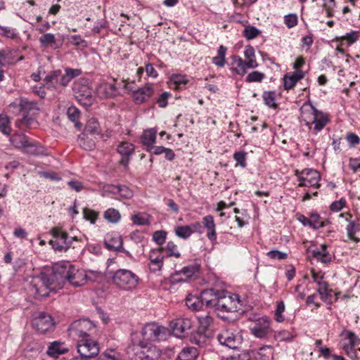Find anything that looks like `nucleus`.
I'll return each mask as SVG.
<instances>
[{"label":"nucleus","instance_id":"obj_1","mask_svg":"<svg viewBox=\"0 0 360 360\" xmlns=\"http://www.w3.org/2000/svg\"><path fill=\"white\" fill-rule=\"evenodd\" d=\"M85 270L76 268L67 262L57 264L53 266L51 275L41 274L33 278L29 283L27 290L36 299L48 297L50 291L63 288L66 282L74 287L84 286L87 282Z\"/></svg>","mask_w":360,"mask_h":360},{"label":"nucleus","instance_id":"obj_2","mask_svg":"<svg viewBox=\"0 0 360 360\" xmlns=\"http://www.w3.org/2000/svg\"><path fill=\"white\" fill-rule=\"evenodd\" d=\"M300 121L317 134L327 125L330 118L328 114L317 110L310 103H305L300 108Z\"/></svg>","mask_w":360,"mask_h":360},{"label":"nucleus","instance_id":"obj_3","mask_svg":"<svg viewBox=\"0 0 360 360\" xmlns=\"http://www.w3.org/2000/svg\"><path fill=\"white\" fill-rule=\"evenodd\" d=\"M126 352L129 360H156L160 354L155 346L143 342L129 345Z\"/></svg>","mask_w":360,"mask_h":360},{"label":"nucleus","instance_id":"obj_4","mask_svg":"<svg viewBox=\"0 0 360 360\" xmlns=\"http://www.w3.org/2000/svg\"><path fill=\"white\" fill-rule=\"evenodd\" d=\"M112 283L124 290L135 289L139 283V276L130 270L120 269L112 273Z\"/></svg>","mask_w":360,"mask_h":360},{"label":"nucleus","instance_id":"obj_5","mask_svg":"<svg viewBox=\"0 0 360 360\" xmlns=\"http://www.w3.org/2000/svg\"><path fill=\"white\" fill-rule=\"evenodd\" d=\"M53 239L49 243L55 250L62 252L67 251L70 248H75L74 242H79L77 237H69L68 233L60 227H54L51 231Z\"/></svg>","mask_w":360,"mask_h":360},{"label":"nucleus","instance_id":"obj_6","mask_svg":"<svg viewBox=\"0 0 360 360\" xmlns=\"http://www.w3.org/2000/svg\"><path fill=\"white\" fill-rule=\"evenodd\" d=\"M12 145L24 153L38 155L44 152L43 147L37 142L31 141L24 134H14L10 139Z\"/></svg>","mask_w":360,"mask_h":360},{"label":"nucleus","instance_id":"obj_7","mask_svg":"<svg viewBox=\"0 0 360 360\" xmlns=\"http://www.w3.org/2000/svg\"><path fill=\"white\" fill-rule=\"evenodd\" d=\"M240 304L239 296L236 294H232L226 290H221L219 295L214 309L221 313L235 312L238 311Z\"/></svg>","mask_w":360,"mask_h":360},{"label":"nucleus","instance_id":"obj_8","mask_svg":"<svg viewBox=\"0 0 360 360\" xmlns=\"http://www.w3.org/2000/svg\"><path fill=\"white\" fill-rule=\"evenodd\" d=\"M95 326L89 319H79L74 321L68 328L69 336L79 341V339L90 338Z\"/></svg>","mask_w":360,"mask_h":360},{"label":"nucleus","instance_id":"obj_9","mask_svg":"<svg viewBox=\"0 0 360 360\" xmlns=\"http://www.w3.org/2000/svg\"><path fill=\"white\" fill-rule=\"evenodd\" d=\"M72 91L76 99L82 105L90 106L94 101L93 91L89 86L87 80L79 79L73 83Z\"/></svg>","mask_w":360,"mask_h":360},{"label":"nucleus","instance_id":"obj_10","mask_svg":"<svg viewBox=\"0 0 360 360\" xmlns=\"http://www.w3.org/2000/svg\"><path fill=\"white\" fill-rule=\"evenodd\" d=\"M143 339L150 341H162L170 335V330L156 323L146 324L141 330Z\"/></svg>","mask_w":360,"mask_h":360},{"label":"nucleus","instance_id":"obj_11","mask_svg":"<svg viewBox=\"0 0 360 360\" xmlns=\"http://www.w3.org/2000/svg\"><path fill=\"white\" fill-rule=\"evenodd\" d=\"M169 326L174 336L182 339L189 334L193 326V321L188 317H179L172 320Z\"/></svg>","mask_w":360,"mask_h":360},{"label":"nucleus","instance_id":"obj_12","mask_svg":"<svg viewBox=\"0 0 360 360\" xmlns=\"http://www.w3.org/2000/svg\"><path fill=\"white\" fill-rule=\"evenodd\" d=\"M271 325V319L266 316H263L253 322L250 326V330L255 337L265 338L272 332Z\"/></svg>","mask_w":360,"mask_h":360},{"label":"nucleus","instance_id":"obj_13","mask_svg":"<svg viewBox=\"0 0 360 360\" xmlns=\"http://www.w3.org/2000/svg\"><path fill=\"white\" fill-rule=\"evenodd\" d=\"M77 349L79 354L89 359L96 356L100 351L97 341L91 338L79 339L77 341Z\"/></svg>","mask_w":360,"mask_h":360},{"label":"nucleus","instance_id":"obj_14","mask_svg":"<svg viewBox=\"0 0 360 360\" xmlns=\"http://www.w3.org/2000/svg\"><path fill=\"white\" fill-rule=\"evenodd\" d=\"M319 173L312 169H306L301 172V176H298L299 186L306 187H319L320 185Z\"/></svg>","mask_w":360,"mask_h":360},{"label":"nucleus","instance_id":"obj_15","mask_svg":"<svg viewBox=\"0 0 360 360\" xmlns=\"http://www.w3.org/2000/svg\"><path fill=\"white\" fill-rule=\"evenodd\" d=\"M33 325L38 331L42 333L51 330L54 328L53 318L44 312L40 313L34 319Z\"/></svg>","mask_w":360,"mask_h":360},{"label":"nucleus","instance_id":"obj_16","mask_svg":"<svg viewBox=\"0 0 360 360\" xmlns=\"http://www.w3.org/2000/svg\"><path fill=\"white\" fill-rule=\"evenodd\" d=\"M217 339L219 343L231 349H236L241 343L240 338L236 335L230 329L222 330L218 335Z\"/></svg>","mask_w":360,"mask_h":360},{"label":"nucleus","instance_id":"obj_17","mask_svg":"<svg viewBox=\"0 0 360 360\" xmlns=\"http://www.w3.org/2000/svg\"><path fill=\"white\" fill-rule=\"evenodd\" d=\"M200 264L195 260L190 264L183 267L179 271L174 274L171 277L172 281L173 283L181 281L182 279L179 278V276L181 274L187 278L196 276L200 270Z\"/></svg>","mask_w":360,"mask_h":360},{"label":"nucleus","instance_id":"obj_18","mask_svg":"<svg viewBox=\"0 0 360 360\" xmlns=\"http://www.w3.org/2000/svg\"><path fill=\"white\" fill-rule=\"evenodd\" d=\"M163 248L152 250L149 253L150 270L153 272L160 271L163 266Z\"/></svg>","mask_w":360,"mask_h":360},{"label":"nucleus","instance_id":"obj_19","mask_svg":"<svg viewBox=\"0 0 360 360\" xmlns=\"http://www.w3.org/2000/svg\"><path fill=\"white\" fill-rule=\"evenodd\" d=\"M104 244L107 249L121 252L123 250V240L121 236L117 233H110L107 234Z\"/></svg>","mask_w":360,"mask_h":360},{"label":"nucleus","instance_id":"obj_20","mask_svg":"<svg viewBox=\"0 0 360 360\" xmlns=\"http://www.w3.org/2000/svg\"><path fill=\"white\" fill-rule=\"evenodd\" d=\"M135 150L134 146L127 141L122 142L117 147V152L122 155L120 164L128 167L131 155Z\"/></svg>","mask_w":360,"mask_h":360},{"label":"nucleus","instance_id":"obj_21","mask_svg":"<svg viewBox=\"0 0 360 360\" xmlns=\"http://www.w3.org/2000/svg\"><path fill=\"white\" fill-rule=\"evenodd\" d=\"M153 92V86L150 84H146L145 86L134 91L133 98L137 103H142L148 101Z\"/></svg>","mask_w":360,"mask_h":360},{"label":"nucleus","instance_id":"obj_22","mask_svg":"<svg viewBox=\"0 0 360 360\" xmlns=\"http://www.w3.org/2000/svg\"><path fill=\"white\" fill-rule=\"evenodd\" d=\"M221 290H214V288H208L202 290L200 297L203 305L205 304L206 307L214 308L219 292Z\"/></svg>","mask_w":360,"mask_h":360},{"label":"nucleus","instance_id":"obj_23","mask_svg":"<svg viewBox=\"0 0 360 360\" xmlns=\"http://www.w3.org/2000/svg\"><path fill=\"white\" fill-rule=\"evenodd\" d=\"M203 226L207 229V238L212 243L217 240L216 224L212 215H206L202 219Z\"/></svg>","mask_w":360,"mask_h":360},{"label":"nucleus","instance_id":"obj_24","mask_svg":"<svg viewBox=\"0 0 360 360\" xmlns=\"http://www.w3.org/2000/svg\"><path fill=\"white\" fill-rule=\"evenodd\" d=\"M156 136L157 130L155 128L147 129L143 131L141 136V141L148 152L152 151V147L155 143Z\"/></svg>","mask_w":360,"mask_h":360},{"label":"nucleus","instance_id":"obj_25","mask_svg":"<svg viewBox=\"0 0 360 360\" xmlns=\"http://www.w3.org/2000/svg\"><path fill=\"white\" fill-rule=\"evenodd\" d=\"M304 76V72L302 70L295 71L292 73H288L284 76L283 84L285 90L292 89L297 82L302 79Z\"/></svg>","mask_w":360,"mask_h":360},{"label":"nucleus","instance_id":"obj_26","mask_svg":"<svg viewBox=\"0 0 360 360\" xmlns=\"http://www.w3.org/2000/svg\"><path fill=\"white\" fill-rule=\"evenodd\" d=\"M68 352V349L65 347L63 342L60 341H53L49 343L46 354L51 357L58 358L59 356Z\"/></svg>","mask_w":360,"mask_h":360},{"label":"nucleus","instance_id":"obj_27","mask_svg":"<svg viewBox=\"0 0 360 360\" xmlns=\"http://www.w3.org/2000/svg\"><path fill=\"white\" fill-rule=\"evenodd\" d=\"M313 257L323 264L330 263L332 260L331 255L327 250V245L323 244L320 248H317L311 251Z\"/></svg>","mask_w":360,"mask_h":360},{"label":"nucleus","instance_id":"obj_28","mask_svg":"<svg viewBox=\"0 0 360 360\" xmlns=\"http://www.w3.org/2000/svg\"><path fill=\"white\" fill-rule=\"evenodd\" d=\"M117 87L115 84L103 82L98 85L97 92L99 96L108 98L115 96L117 94Z\"/></svg>","mask_w":360,"mask_h":360},{"label":"nucleus","instance_id":"obj_29","mask_svg":"<svg viewBox=\"0 0 360 360\" xmlns=\"http://www.w3.org/2000/svg\"><path fill=\"white\" fill-rule=\"evenodd\" d=\"M212 337V336L211 335L197 329V330L191 335L190 341L193 344L202 347L207 345V342Z\"/></svg>","mask_w":360,"mask_h":360},{"label":"nucleus","instance_id":"obj_30","mask_svg":"<svg viewBox=\"0 0 360 360\" xmlns=\"http://www.w3.org/2000/svg\"><path fill=\"white\" fill-rule=\"evenodd\" d=\"M198 329L204 331L209 335H213L212 325L214 322V319L209 314L200 316L198 317Z\"/></svg>","mask_w":360,"mask_h":360},{"label":"nucleus","instance_id":"obj_31","mask_svg":"<svg viewBox=\"0 0 360 360\" xmlns=\"http://www.w3.org/2000/svg\"><path fill=\"white\" fill-rule=\"evenodd\" d=\"M39 125L37 120L32 116L25 114L21 119H18L15 122V126L18 128L22 129H34Z\"/></svg>","mask_w":360,"mask_h":360},{"label":"nucleus","instance_id":"obj_32","mask_svg":"<svg viewBox=\"0 0 360 360\" xmlns=\"http://www.w3.org/2000/svg\"><path fill=\"white\" fill-rule=\"evenodd\" d=\"M20 111L24 114H29L31 112H38L39 110L38 103L34 101H30L25 98H21L19 103Z\"/></svg>","mask_w":360,"mask_h":360},{"label":"nucleus","instance_id":"obj_33","mask_svg":"<svg viewBox=\"0 0 360 360\" xmlns=\"http://www.w3.org/2000/svg\"><path fill=\"white\" fill-rule=\"evenodd\" d=\"M60 70L51 71L47 74L44 79V86L49 89H56V85L58 84V77L61 75Z\"/></svg>","mask_w":360,"mask_h":360},{"label":"nucleus","instance_id":"obj_34","mask_svg":"<svg viewBox=\"0 0 360 360\" xmlns=\"http://www.w3.org/2000/svg\"><path fill=\"white\" fill-rule=\"evenodd\" d=\"M198 355V350L195 347H186L179 353L176 360H196Z\"/></svg>","mask_w":360,"mask_h":360},{"label":"nucleus","instance_id":"obj_35","mask_svg":"<svg viewBox=\"0 0 360 360\" xmlns=\"http://www.w3.org/2000/svg\"><path fill=\"white\" fill-rule=\"evenodd\" d=\"M360 37V34L357 31H352L349 33H347L345 35L341 37H337L335 39V41L341 44V46L347 45L350 46L356 41L359 40Z\"/></svg>","mask_w":360,"mask_h":360},{"label":"nucleus","instance_id":"obj_36","mask_svg":"<svg viewBox=\"0 0 360 360\" xmlns=\"http://www.w3.org/2000/svg\"><path fill=\"white\" fill-rule=\"evenodd\" d=\"M347 234L349 240L358 243L360 238L356 236V233L360 231V223L356 221H350L346 226Z\"/></svg>","mask_w":360,"mask_h":360},{"label":"nucleus","instance_id":"obj_37","mask_svg":"<svg viewBox=\"0 0 360 360\" xmlns=\"http://www.w3.org/2000/svg\"><path fill=\"white\" fill-rule=\"evenodd\" d=\"M329 221L322 218L317 212H311L309 214V227L316 230L326 226Z\"/></svg>","mask_w":360,"mask_h":360},{"label":"nucleus","instance_id":"obj_38","mask_svg":"<svg viewBox=\"0 0 360 360\" xmlns=\"http://www.w3.org/2000/svg\"><path fill=\"white\" fill-rule=\"evenodd\" d=\"M39 43L43 47H51L58 49L59 46L57 44L56 36L51 33L42 34L39 39Z\"/></svg>","mask_w":360,"mask_h":360},{"label":"nucleus","instance_id":"obj_39","mask_svg":"<svg viewBox=\"0 0 360 360\" xmlns=\"http://www.w3.org/2000/svg\"><path fill=\"white\" fill-rule=\"evenodd\" d=\"M17 60L13 55V51L11 49H4L0 51V65H14Z\"/></svg>","mask_w":360,"mask_h":360},{"label":"nucleus","instance_id":"obj_40","mask_svg":"<svg viewBox=\"0 0 360 360\" xmlns=\"http://www.w3.org/2000/svg\"><path fill=\"white\" fill-rule=\"evenodd\" d=\"M274 355V348L270 345H264L259 348L255 355L256 360H271Z\"/></svg>","mask_w":360,"mask_h":360},{"label":"nucleus","instance_id":"obj_41","mask_svg":"<svg viewBox=\"0 0 360 360\" xmlns=\"http://www.w3.org/2000/svg\"><path fill=\"white\" fill-rule=\"evenodd\" d=\"M187 307L192 311H199L202 309L203 304L200 297L189 295L186 298Z\"/></svg>","mask_w":360,"mask_h":360},{"label":"nucleus","instance_id":"obj_42","mask_svg":"<svg viewBox=\"0 0 360 360\" xmlns=\"http://www.w3.org/2000/svg\"><path fill=\"white\" fill-rule=\"evenodd\" d=\"M232 60L233 63L237 66V68H233L234 70L238 75H243L247 72V68H249V65L247 61L244 60L241 57L238 56H233L232 57Z\"/></svg>","mask_w":360,"mask_h":360},{"label":"nucleus","instance_id":"obj_43","mask_svg":"<svg viewBox=\"0 0 360 360\" xmlns=\"http://www.w3.org/2000/svg\"><path fill=\"white\" fill-rule=\"evenodd\" d=\"M110 191L114 194L120 195V197L125 199H129L133 196L132 191L129 187L124 185L112 186Z\"/></svg>","mask_w":360,"mask_h":360},{"label":"nucleus","instance_id":"obj_44","mask_svg":"<svg viewBox=\"0 0 360 360\" xmlns=\"http://www.w3.org/2000/svg\"><path fill=\"white\" fill-rule=\"evenodd\" d=\"M79 146L86 150H92L95 148V141L86 136V134H82L77 139Z\"/></svg>","mask_w":360,"mask_h":360},{"label":"nucleus","instance_id":"obj_45","mask_svg":"<svg viewBox=\"0 0 360 360\" xmlns=\"http://www.w3.org/2000/svg\"><path fill=\"white\" fill-rule=\"evenodd\" d=\"M244 56L247 60V63L249 65V68H255L258 66L257 62L255 49L251 46H247L244 51Z\"/></svg>","mask_w":360,"mask_h":360},{"label":"nucleus","instance_id":"obj_46","mask_svg":"<svg viewBox=\"0 0 360 360\" xmlns=\"http://www.w3.org/2000/svg\"><path fill=\"white\" fill-rule=\"evenodd\" d=\"M101 133V127L96 118L89 119L85 126L84 134H99Z\"/></svg>","mask_w":360,"mask_h":360},{"label":"nucleus","instance_id":"obj_47","mask_svg":"<svg viewBox=\"0 0 360 360\" xmlns=\"http://www.w3.org/2000/svg\"><path fill=\"white\" fill-rule=\"evenodd\" d=\"M104 218L110 223L116 224L120 221L121 214L120 212L115 208H108L103 214Z\"/></svg>","mask_w":360,"mask_h":360},{"label":"nucleus","instance_id":"obj_48","mask_svg":"<svg viewBox=\"0 0 360 360\" xmlns=\"http://www.w3.org/2000/svg\"><path fill=\"white\" fill-rule=\"evenodd\" d=\"M227 49L221 45L217 51V56L212 58V62L218 67L222 68L225 65L226 60L225 56Z\"/></svg>","mask_w":360,"mask_h":360},{"label":"nucleus","instance_id":"obj_49","mask_svg":"<svg viewBox=\"0 0 360 360\" xmlns=\"http://www.w3.org/2000/svg\"><path fill=\"white\" fill-rule=\"evenodd\" d=\"M0 131L5 135H10L12 131L10 118L4 113L0 114Z\"/></svg>","mask_w":360,"mask_h":360},{"label":"nucleus","instance_id":"obj_50","mask_svg":"<svg viewBox=\"0 0 360 360\" xmlns=\"http://www.w3.org/2000/svg\"><path fill=\"white\" fill-rule=\"evenodd\" d=\"M67 115L70 120L75 123V127L81 128L82 124L78 122L80 116L79 110L75 106H70L68 108Z\"/></svg>","mask_w":360,"mask_h":360},{"label":"nucleus","instance_id":"obj_51","mask_svg":"<svg viewBox=\"0 0 360 360\" xmlns=\"http://www.w3.org/2000/svg\"><path fill=\"white\" fill-rule=\"evenodd\" d=\"M174 233L176 236L182 239H188L192 235L191 229L188 225L176 226Z\"/></svg>","mask_w":360,"mask_h":360},{"label":"nucleus","instance_id":"obj_52","mask_svg":"<svg viewBox=\"0 0 360 360\" xmlns=\"http://www.w3.org/2000/svg\"><path fill=\"white\" fill-rule=\"evenodd\" d=\"M285 307L283 301H280L277 303L276 308L274 312V319L278 323H283L285 321L283 313Z\"/></svg>","mask_w":360,"mask_h":360},{"label":"nucleus","instance_id":"obj_53","mask_svg":"<svg viewBox=\"0 0 360 360\" xmlns=\"http://www.w3.org/2000/svg\"><path fill=\"white\" fill-rule=\"evenodd\" d=\"M98 360H122V356L118 352L110 349L101 354Z\"/></svg>","mask_w":360,"mask_h":360},{"label":"nucleus","instance_id":"obj_54","mask_svg":"<svg viewBox=\"0 0 360 360\" xmlns=\"http://www.w3.org/2000/svg\"><path fill=\"white\" fill-rule=\"evenodd\" d=\"M167 257H174L179 258L181 253L178 250L177 245L172 241H169L165 248Z\"/></svg>","mask_w":360,"mask_h":360},{"label":"nucleus","instance_id":"obj_55","mask_svg":"<svg viewBox=\"0 0 360 360\" xmlns=\"http://www.w3.org/2000/svg\"><path fill=\"white\" fill-rule=\"evenodd\" d=\"M131 221L134 224L139 226L150 224V221L148 217L143 213H138L131 216Z\"/></svg>","mask_w":360,"mask_h":360},{"label":"nucleus","instance_id":"obj_56","mask_svg":"<svg viewBox=\"0 0 360 360\" xmlns=\"http://www.w3.org/2000/svg\"><path fill=\"white\" fill-rule=\"evenodd\" d=\"M262 98L264 101V103L273 108H276L277 105L276 103V98L275 93L274 91H265L262 95Z\"/></svg>","mask_w":360,"mask_h":360},{"label":"nucleus","instance_id":"obj_57","mask_svg":"<svg viewBox=\"0 0 360 360\" xmlns=\"http://www.w3.org/2000/svg\"><path fill=\"white\" fill-rule=\"evenodd\" d=\"M264 77L265 75L264 73L258 71H253L248 75L245 81L249 83L260 82L264 79Z\"/></svg>","mask_w":360,"mask_h":360},{"label":"nucleus","instance_id":"obj_58","mask_svg":"<svg viewBox=\"0 0 360 360\" xmlns=\"http://www.w3.org/2000/svg\"><path fill=\"white\" fill-rule=\"evenodd\" d=\"M346 335L347 339L349 340V345L352 347L356 346L360 343V339L355 335V333L350 330H344L341 335Z\"/></svg>","mask_w":360,"mask_h":360},{"label":"nucleus","instance_id":"obj_59","mask_svg":"<svg viewBox=\"0 0 360 360\" xmlns=\"http://www.w3.org/2000/svg\"><path fill=\"white\" fill-rule=\"evenodd\" d=\"M247 153L245 151H238L233 154V159L236 162V166L240 165L241 167H246Z\"/></svg>","mask_w":360,"mask_h":360},{"label":"nucleus","instance_id":"obj_60","mask_svg":"<svg viewBox=\"0 0 360 360\" xmlns=\"http://www.w3.org/2000/svg\"><path fill=\"white\" fill-rule=\"evenodd\" d=\"M259 30L255 27L249 26L244 29L243 35L248 39H252L257 37L259 34Z\"/></svg>","mask_w":360,"mask_h":360},{"label":"nucleus","instance_id":"obj_61","mask_svg":"<svg viewBox=\"0 0 360 360\" xmlns=\"http://www.w3.org/2000/svg\"><path fill=\"white\" fill-rule=\"evenodd\" d=\"M84 217L86 220L89 221L91 224H95L98 214L93 210L84 208L83 210Z\"/></svg>","mask_w":360,"mask_h":360},{"label":"nucleus","instance_id":"obj_62","mask_svg":"<svg viewBox=\"0 0 360 360\" xmlns=\"http://www.w3.org/2000/svg\"><path fill=\"white\" fill-rule=\"evenodd\" d=\"M171 79L176 85V89L181 88L182 85H185L188 82L186 76L182 75H173Z\"/></svg>","mask_w":360,"mask_h":360},{"label":"nucleus","instance_id":"obj_63","mask_svg":"<svg viewBox=\"0 0 360 360\" xmlns=\"http://www.w3.org/2000/svg\"><path fill=\"white\" fill-rule=\"evenodd\" d=\"M268 257L274 260H283L287 258L288 254L277 250H273L266 253Z\"/></svg>","mask_w":360,"mask_h":360},{"label":"nucleus","instance_id":"obj_64","mask_svg":"<svg viewBox=\"0 0 360 360\" xmlns=\"http://www.w3.org/2000/svg\"><path fill=\"white\" fill-rule=\"evenodd\" d=\"M0 34L10 39H15L17 37L15 30L6 26L0 25Z\"/></svg>","mask_w":360,"mask_h":360}]
</instances>
